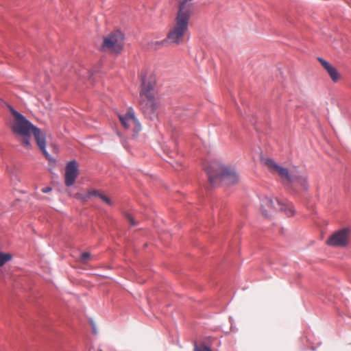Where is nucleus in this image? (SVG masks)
I'll use <instances>...</instances> for the list:
<instances>
[{
  "mask_svg": "<svg viewBox=\"0 0 351 351\" xmlns=\"http://www.w3.org/2000/svg\"><path fill=\"white\" fill-rule=\"evenodd\" d=\"M210 184L216 187L224 182L228 185L237 184L239 177L234 167L223 165L218 161L208 162L204 165Z\"/></svg>",
  "mask_w": 351,
  "mask_h": 351,
  "instance_id": "1",
  "label": "nucleus"
},
{
  "mask_svg": "<svg viewBox=\"0 0 351 351\" xmlns=\"http://www.w3.org/2000/svg\"><path fill=\"white\" fill-rule=\"evenodd\" d=\"M192 12L193 3L191 0L179 1V11L177 12V45L189 40L188 25Z\"/></svg>",
  "mask_w": 351,
  "mask_h": 351,
  "instance_id": "2",
  "label": "nucleus"
},
{
  "mask_svg": "<svg viewBox=\"0 0 351 351\" xmlns=\"http://www.w3.org/2000/svg\"><path fill=\"white\" fill-rule=\"evenodd\" d=\"M265 165L270 170L276 172L281 178L287 180L290 183L297 182L302 186L305 190L308 189V184L306 176L300 174L296 168H293L289 171L288 169L280 166L271 158L265 160Z\"/></svg>",
  "mask_w": 351,
  "mask_h": 351,
  "instance_id": "3",
  "label": "nucleus"
},
{
  "mask_svg": "<svg viewBox=\"0 0 351 351\" xmlns=\"http://www.w3.org/2000/svg\"><path fill=\"white\" fill-rule=\"evenodd\" d=\"M10 110L14 117V122L12 126V131L23 136L22 144L25 147H29L30 145V134L36 126L13 108L10 107Z\"/></svg>",
  "mask_w": 351,
  "mask_h": 351,
  "instance_id": "4",
  "label": "nucleus"
},
{
  "mask_svg": "<svg viewBox=\"0 0 351 351\" xmlns=\"http://www.w3.org/2000/svg\"><path fill=\"white\" fill-rule=\"evenodd\" d=\"M261 212L265 217H269L273 211L279 210L287 216H292L295 210L291 203L284 204L278 199L274 200L269 197H265L261 200Z\"/></svg>",
  "mask_w": 351,
  "mask_h": 351,
  "instance_id": "5",
  "label": "nucleus"
},
{
  "mask_svg": "<svg viewBox=\"0 0 351 351\" xmlns=\"http://www.w3.org/2000/svg\"><path fill=\"white\" fill-rule=\"evenodd\" d=\"M123 34L120 31H114L104 38L101 49L112 53H120L123 47Z\"/></svg>",
  "mask_w": 351,
  "mask_h": 351,
  "instance_id": "6",
  "label": "nucleus"
},
{
  "mask_svg": "<svg viewBox=\"0 0 351 351\" xmlns=\"http://www.w3.org/2000/svg\"><path fill=\"white\" fill-rule=\"evenodd\" d=\"M139 77L141 81L139 98L154 97L155 76L151 73L141 71L139 74Z\"/></svg>",
  "mask_w": 351,
  "mask_h": 351,
  "instance_id": "7",
  "label": "nucleus"
},
{
  "mask_svg": "<svg viewBox=\"0 0 351 351\" xmlns=\"http://www.w3.org/2000/svg\"><path fill=\"white\" fill-rule=\"evenodd\" d=\"M122 125L128 130H131L134 134L138 133L141 127L136 119L133 109L130 108L125 114H119Z\"/></svg>",
  "mask_w": 351,
  "mask_h": 351,
  "instance_id": "8",
  "label": "nucleus"
},
{
  "mask_svg": "<svg viewBox=\"0 0 351 351\" xmlns=\"http://www.w3.org/2000/svg\"><path fill=\"white\" fill-rule=\"evenodd\" d=\"M139 106L144 115L150 119L156 117L158 103L154 97L139 98Z\"/></svg>",
  "mask_w": 351,
  "mask_h": 351,
  "instance_id": "9",
  "label": "nucleus"
},
{
  "mask_svg": "<svg viewBox=\"0 0 351 351\" xmlns=\"http://www.w3.org/2000/svg\"><path fill=\"white\" fill-rule=\"evenodd\" d=\"M350 230L343 228L334 233L326 241L330 246L345 247L348 244V235Z\"/></svg>",
  "mask_w": 351,
  "mask_h": 351,
  "instance_id": "10",
  "label": "nucleus"
},
{
  "mask_svg": "<svg viewBox=\"0 0 351 351\" xmlns=\"http://www.w3.org/2000/svg\"><path fill=\"white\" fill-rule=\"evenodd\" d=\"M176 43V26L171 28L167 36L162 41H152L147 45V49L157 50L162 47L167 46Z\"/></svg>",
  "mask_w": 351,
  "mask_h": 351,
  "instance_id": "11",
  "label": "nucleus"
},
{
  "mask_svg": "<svg viewBox=\"0 0 351 351\" xmlns=\"http://www.w3.org/2000/svg\"><path fill=\"white\" fill-rule=\"evenodd\" d=\"M78 176L77 164L75 160L69 162L65 169L64 183L66 186L74 184Z\"/></svg>",
  "mask_w": 351,
  "mask_h": 351,
  "instance_id": "12",
  "label": "nucleus"
},
{
  "mask_svg": "<svg viewBox=\"0 0 351 351\" xmlns=\"http://www.w3.org/2000/svg\"><path fill=\"white\" fill-rule=\"evenodd\" d=\"M32 133L34 134L35 140L40 149L44 154L45 157L50 160L49 154L46 151V141H45V134H44L39 128L35 127L34 128Z\"/></svg>",
  "mask_w": 351,
  "mask_h": 351,
  "instance_id": "13",
  "label": "nucleus"
},
{
  "mask_svg": "<svg viewBox=\"0 0 351 351\" xmlns=\"http://www.w3.org/2000/svg\"><path fill=\"white\" fill-rule=\"evenodd\" d=\"M317 60L326 71L332 81L333 82H338L341 77V75L337 69L331 65L328 61L322 58H317Z\"/></svg>",
  "mask_w": 351,
  "mask_h": 351,
  "instance_id": "14",
  "label": "nucleus"
},
{
  "mask_svg": "<svg viewBox=\"0 0 351 351\" xmlns=\"http://www.w3.org/2000/svg\"><path fill=\"white\" fill-rule=\"evenodd\" d=\"M12 256L10 254L0 252V266H3L5 263L10 261Z\"/></svg>",
  "mask_w": 351,
  "mask_h": 351,
  "instance_id": "15",
  "label": "nucleus"
},
{
  "mask_svg": "<svg viewBox=\"0 0 351 351\" xmlns=\"http://www.w3.org/2000/svg\"><path fill=\"white\" fill-rule=\"evenodd\" d=\"M193 351H213L212 349L206 346L205 344H199V345H197V343H195L194 345V350Z\"/></svg>",
  "mask_w": 351,
  "mask_h": 351,
  "instance_id": "16",
  "label": "nucleus"
},
{
  "mask_svg": "<svg viewBox=\"0 0 351 351\" xmlns=\"http://www.w3.org/2000/svg\"><path fill=\"white\" fill-rule=\"evenodd\" d=\"M90 254L89 252H83L80 255V261L82 263H86L88 259L90 258Z\"/></svg>",
  "mask_w": 351,
  "mask_h": 351,
  "instance_id": "17",
  "label": "nucleus"
},
{
  "mask_svg": "<svg viewBox=\"0 0 351 351\" xmlns=\"http://www.w3.org/2000/svg\"><path fill=\"white\" fill-rule=\"evenodd\" d=\"M100 199L109 206L113 205L112 201L110 199V198L104 194L100 195Z\"/></svg>",
  "mask_w": 351,
  "mask_h": 351,
  "instance_id": "18",
  "label": "nucleus"
},
{
  "mask_svg": "<svg viewBox=\"0 0 351 351\" xmlns=\"http://www.w3.org/2000/svg\"><path fill=\"white\" fill-rule=\"evenodd\" d=\"M75 197L81 200L82 202H86L89 198L88 194L83 195L82 193H77L75 194Z\"/></svg>",
  "mask_w": 351,
  "mask_h": 351,
  "instance_id": "19",
  "label": "nucleus"
},
{
  "mask_svg": "<svg viewBox=\"0 0 351 351\" xmlns=\"http://www.w3.org/2000/svg\"><path fill=\"white\" fill-rule=\"evenodd\" d=\"M125 217L132 226H136L137 224V222L134 219L131 214L125 213Z\"/></svg>",
  "mask_w": 351,
  "mask_h": 351,
  "instance_id": "20",
  "label": "nucleus"
},
{
  "mask_svg": "<svg viewBox=\"0 0 351 351\" xmlns=\"http://www.w3.org/2000/svg\"><path fill=\"white\" fill-rule=\"evenodd\" d=\"M88 194L89 197H90L91 196H96V197H99V198H100V195H102L97 190L89 191L88 192Z\"/></svg>",
  "mask_w": 351,
  "mask_h": 351,
  "instance_id": "21",
  "label": "nucleus"
},
{
  "mask_svg": "<svg viewBox=\"0 0 351 351\" xmlns=\"http://www.w3.org/2000/svg\"><path fill=\"white\" fill-rule=\"evenodd\" d=\"M52 190L51 187L50 186H47V187H45V188H43L42 189V192L44 193H49L51 192Z\"/></svg>",
  "mask_w": 351,
  "mask_h": 351,
  "instance_id": "22",
  "label": "nucleus"
}]
</instances>
